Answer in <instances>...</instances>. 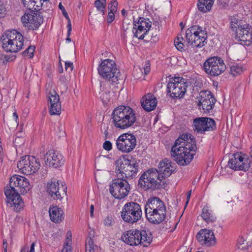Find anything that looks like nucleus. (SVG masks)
Listing matches in <instances>:
<instances>
[{
    "label": "nucleus",
    "mask_w": 252,
    "mask_h": 252,
    "mask_svg": "<svg viewBox=\"0 0 252 252\" xmlns=\"http://www.w3.org/2000/svg\"><path fill=\"white\" fill-rule=\"evenodd\" d=\"M1 40L2 48L6 52H17L23 46V37L16 30L5 32L1 36Z\"/></svg>",
    "instance_id": "39448f33"
},
{
    "label": "nucleus",
    "mask_w": 252,
    "mask_h": 252,
    "mask_svg": "<svg viewBox=\"0 0 252 252\" xmlns=\"http://www.w3.org/2000/svg\"><path fill=\"white\" fill-rule=\"evenodd\" d=\"M195 141L190 134H183L171 148V156L181 165L188 164L195 154Z\"/></svg>",
    "instance_id": "f03ea898"
},
{
    "label": "nucleus",
    "mask_w": 252,
    "mask_h": 252,
    "mask_svg": "<svg viewBox=\"0 0 252 252\" xmlns=\"http://www.w3.org/2000/svg\"><path fill=\"white\" fill-rule=\"evenodd\" d=\"M67 237L66 238V240H65V242L64 243V246L65 247H70V245H71V239L69 238V237H71V234L70 233H69V232H67Z\"/></svg>",
    "instance_id": "09e8293b"
},
{
    "label": "nucleus",
    "mask_w": 252,
    "mask_h": 252,
    "mask_svg": "<svg viewBox=\"0 0 252 252\" xmlns=\"http://www.w3.org/2000/svg\"><path fill=\"white\" fill-rule=\"evenodd\" d=\"M151 27V22L149 19L140 18L138 22H134L132 32L134 36L138 39H143Z\"/></svg>",
    "instance_id": "4be33fe9"
},
{
    "label": "nucleus",
    "mask_w": 252,
    "mask_h": 252,
    "mask_svg": "<svg viewBox=\"0 0 252 252\" xmlns=\"http://www.w3.org/2000/svg\"><path fill=\"white\" fill-rule=\"evenodd\" d=\"M67 187L65 185L59 183L56 179H51L47 184V191L54 200H61L66 194Z\"/></svg>",
    "instance_id": "6ab92c4d"
},
{
    "label": "nucleus",
    "mask_w": 252,
    "mask_h": 252,
    "mask_svg": "<svg viewBox=\"0 0 252 252\" xmlns=\"http://www.w3.org/2000/svg\"><path fill=\"white\" fill-rule=\"evenodd\" d=\"M183 37L182 36H179L178 35L174 41V45L176 46V48L178 50L181 51L184 50V45L183 43Z\"/></svg>",
    "instance_id": "e433bc0d"
},
{
    "label": "nucleus",
    "mask_w": 252,
    "mask_h": 252,
    "mask_svg": "<svg viewBox=\"0 0 252 252\" xmlns=\"http://www.w3.org/2000/svg\"><path fill=\"white\" fill-rule=\"evenodd\" d=\"M22 2L24 6L30 11L32 10H40V6L38 5H35L37 3V1L36 0H22Z\"/></svg>",
    "instance_id": "7c9ffc66"
},
{
    "label": "nucleus",
    "mask_w": 252,
    "mask_h": 252,
    "mask_svg": "<svg viewBox=\"0 0 252 252\" xmlns=\"http://www.w3.org/2000/svg\"><path fill=\"white\" fill-rule=\"evenodd\" d=\"M157 169L152 168L145 172L138 181V185L145 190H155L164 185Z\"/></svg>",
    "instance_id": "0eeeda50"
},
{
    "label": "nucleus",
    "mask_w": 252,
    "mask_h": 252,
    "mask_svg": "<svg viewBox=\"0 0 252 252\" xmlns=\"http://www.w3.org/2000/svg\"><path fill=\"white\" fill-rule=\"evenodd\" d=\"M40 162L34 157L25 156L18 162L17 167L24 174L32 175L38 171L40 167Z\"/></svg>",
    "instance_id": "ddd939ff"
},
{
    "label": "nucleus",
    "mask_w": 252,
    "mask_h": 252,
    "mask_svg": "<svg viewBox=\"0 0 252 252\" xmlns=\"http://www.w3.org/2000/svg\"><path fill=\"white\" fill-rule=\"evenodd\" d=\"M67 29H68V30H67V38L66 39V40L68 42H70L71 39L69 37V36L70 35V34H71V29H70L69 32H69V28H67Z\"/></svg>",
    "instance_id": "6e6d98bb"
},
{
    "label": "nucleus",
    "mask_w": 252,
    "mask_h": 252,
    "mask_svg": "<svg viewBox=\"0 0 252 252\" xmlns=\"http://www.w3.org/2000/svg\"><path fill=\"white\" fill-rule=\"evenodd\" d=\"M100 97L104 103H107L110 99V92L107 91H102L100 93Z\"/></svg>",
    "instance_id": "a19ab883"
},
{
    "label": "nucleus",
    "mask_w": 252,
    "mask_h": 252,
    "mask_svg": "<svg viewBox=\"0 0 252 252\" xmlns=\"http://www.w3.org/2000/svg\"><path fill=\"white\" fill-rule=\"evenodd\" d=\"M142 214L139 204L131 201L124 206L121 212V217L125 221L133 224L141 219Z\"/></svg>",
    "instance_id": "f8f14e48"
},
{
    "label": "nucleus",
    "mask_w": 252,
    "mask_h": 252,
    "mask_svg": "<svg viewBox=\"0 0 252 252\" xmlns=\"http://www.w3.org/2000/svg\"><path fill=\"white\" fill-rule=\"evenodd\" d=\"M62 112L61 102L50 105L49 107V113L51 115H60Z\"/></svg>",
    "instance_id": "473e14b6"
},
{
    "label": "nucleus",
    "mask_w": 252,
    "mask_h": 252,
    "mask_svg": "<svg viewBox=\"0 0 252 252\" xmlns=\"http://www.w3.org/2000/svg\"><path fill=\"white\" fill-rule=\"evenodd\" d=\"M196 238L202 246L210 247L216 243V239L214 234L212 230L207 229L200 230L196 235Z\"/></svg>",
    "instance_id": "b1692460"
},
{
    "label": "nucleus",
    "mask_w": 252,
    "mask_h": 252,
    "mask_svg": "<svg viewBox=\"0 0 252 252\" xmlns=\"http://www.w3.org/2000/svg\"><path fill=\"white\" fill-rule=\"evenodd\" d=\"M143 73L142 70L140 68H136L133 70V75L135 78H140V76L138 75V74H139L140 75H142Z\"/></svg>",
    "instance_id": "a18cd8bd"
},
{
    "label": "nucleus",
    "mask_w": 252,
    "mask_h": 252,
    "mask_svg": "<svg viewBox=\"0 0 252 252\" xmlns=\"http://www.w3.org/2000/svg\"><path fill=\"white\" fill-rule=\"evenodd\" d=\"M126 13V11L125 10V9H123L122 10V14L125 16V14Z\"/></svg>",
    "instance_id": "0e129e2a"
},
{
    "label": "nucleus",
    "mask_w": 252,
    "mask_h": 252,
    "mask_svg": "<svg viewBox=\"0 0 252 252\" xmlns=\"http://www.w3.org/2000/svg\"><path fill=\"white\" fill-rule=\"evenodd\" d=\"M4 252H7V246H6L4 248Z\"/></svg>",
    "instance_id": "338daca9"
},
{
    "label": "nucleus",
    "mask_w": 252,
    "mask_h": 252,
    "mask_svg": "<svg viewBox=\"0 0 252 252\" xmlns=\"http://www.w3.org/2000/svg\"><path fill=\"white\" fill-rule=\"evenodd\" d=\"M39 10H32L21 17V22L29 30H36L42 24L43 15Z\"/></svg>",
    "instance_id": "2eb2a0df"
},
{
    "label": "nucleus",
    "mask_w": 252,
    "mask_h": 252,
    "mask_svg": "<svg viewBox=\"0 0 252 252\" xmlns=\"http://www.w3.org/2000/svg\"><path fill=\"white\" fill-rule=\"evenodd\" d=\"M5 8L2 1L0 0V18L3 17L5 14Z\"/></svg>",
    "instance_id": "de8ad7c7"
},
{
    "label": "nucleus",
    "mask_w": 252,
    "mask_h": 252,
    "mask_svg": "<svg viewBox=\"0 0 252 252\" xmlns=\"http://www.w3.org/2000/svg\"><path fill=\"white\" fill-rule=\"evenodd\" d=\"M201 217L207 223H213L216 220V217L213 214L212 211L208 206H205L202 210Z\"/></svg>",
    "instance_id": "c85d7f7f"
},
{
    "label": "nucleus",
    "mask_w": 252,
    "mask_h": 252,
    "mask_svg": "<svg viewBox=\"0 0 252 252\" xmlns=\"http://www.w3.org/2000/svg\"><path fill=\"white\" fill-rule=\"evenodd\" d=\"M141 103L143 108L148 112L153 110L157 105L156 98L150 93L142 97Z\"/></svg>",
    "instance_id": "bb28decb"
},
{
    "label": "nucleus",
    "mask_w": 252,
    "mask_h": 252,
    "mask_svg": "<svg viewBox=\"0 0 252 252\" xmlns=\"http://www.w3.org/2000/svg\"><path fill=\"white\" fill-rule=\"evenodd\" d=\"M48 97L50 103V105L61 102L60 96L55 91H53L48 93Z\"/></svg>",
    "instance_id": "72a5a7b5"
},
{
    "label": "nucleus",
    "mask_w": 252,
    "mask_h": 252,
    "mask_svg": "<svg viewBox=\"0 0 252 252\" xmlns=\"http://www.w3.org/2000/svg\"><path fill=\"white\" fill-rule=\"evenodd\" d=\"M244 70L242 65L234 64L230 67V73L234 76H237L242 73Z\"/></svg>",
    "instance_id": "f704fd0d"
},
{
    "label": "nucleus",
    "mask_w": 252,
    "mask_h": 252,
    "mask_svg": "<svg viewBox=\"0 0 252 252\" xmlns=\"http://www.w3.org/2000/svg\"><path fill=\"white\" fill-rule=\"evenodd\" d=\"M187 41L192 47L201 48L207 43L206 32L198 26L189 28L186 32Z\"/></svg>",
    "instance_id": "1a4fd4ad"
},
{
    "label": "nucleus",
    "mask_w": 252,
    "mask_h": 252,
    "mask_svg": "<svg viewBox=\"0 0 252 252\" xmlns=\"http://www.w3.org/2000/svg\"><path fill=\"white\" fill-rule=\"evenodd\" d=\"M158 172L162 179V181L165 178L168 177L173 172V167L172 162L167 158L163 159L158 164Z\"/></svg>",
    "instance_id": "a878e982"
},
{
    "label": "nucleus",
    "mask_w": 252,
    "mask_h": 252,
    "mask_svg": "<svg viewBox=\"0 0 252 252\" xmlns=\"http://www.w3.org/2000/svg\"><path fill=\"white\" fill-rule=\"evenodd\" d=\"M35 50V47L33 46H30L23 53V54L24 56L28 57L31 58L33 56V53Z\"/></svg>",
    "instance_id": "ea45409f"
},
{
    "label": "nucleus",
    "mask_w": 252,
    "mask_h": 252,
    "mask_svg": "<svg viewBox=\"0 0 252 252\" xmlns=\"http://www.w3.org/2000/svg\"><path fill=\"white\" fill-rule=\"evenodd\" d=\"M192 128L194 131L201 134L214 131L216 129L215 120L208 117H198L193 121Z\"/></svg>",
    "instance_id": "dca6fc26"
},
{
    "label": "nucleus",
    "mask_w": 252,
    "mask_h": 252,
    "mask_svg": "<svg viewBox=\"0 0 252 252\" xmlns=\"http://www.w3.org/2000/svg\"><path fill=\"white\" fill-rule=\"evenodd\" d=\"M229 167L235 170L246 171L250 167V162L241 153L233 154L228 162Z\"/></svg>",
    "instance_id": "412c9836"
},
{
    "label": "nucleus",
    "mask_w": 252,
    "mask_h": 252,
    "mask_svg": "<svg viewBox=\"0 0 252 252\" xmlns=\"http://www.w3.org/2000/svg\"><path fill=\"white\" fill-rule=\"evenodd\" d=\"M44 159L46 165L54 168L62 166L64 161L62 154L54 150H49L46 153Z\"/></svg>",
    "instance_id": "5701e85b"
},
{
    "label": "nucleus",
    "mask_w": 252,
    "mask_h": 252,
    "mask_svg": "<svg viewBox=\"0 0 252 252\" xmlns=\"http://www.w3.org/2000/svg\"><path fill=\"white\" fill-rule=\"evenodd\" d=\"M104 134L105 135V139L107 138V135L108 134V132L107 130H105L104 132Z\"/></svg>",
    "instance_id": "680f3d73"
},
{
    "label": "nucleus",
    "mask_w": 252,
    "mask_h": 252,
    "mask_svg": "<svg viewBox=\"0 0 252 252\" xmlns=\"http://www.w3.org/2000/svg\"><path fill=\"white\" fill-rule=\"evenodd\" d=\"M237 247L240 250H246L248 246L244 239L242 237H239L238 239Z\"/></svg>",
    "instance_id": "58836bf2"
},
{
    "label": "nucleus",
    "mask_w": 252,
    "mask_h": 252,
    "mask_svg": "<svg viewBox=\"0 0 252 252\" xmlns=\"http://www.w3.org/2000/svg\"><path fill=\"white\" fill-rule=\"evenodd\" d=\"M236 37L243 41L244 45H250L252 43V28L248 25L239 27L236 30Z\"/></svg>",
    "instance_id": "393cba45"
},
{
    "label": "nucleus",
    "mask_w": 252,
    "mask_h": 252,
    "mask_svg": "<svg viewBox=\"0 0 252 252\" xmlns=\"http://www.w3.org/2000/svg\"><path fill=\"white\" fill-rule=\"evenodd\" d=\"M130 186L126 179L122 175L117 176V178L112 180L109 185L110 193L115 198L121 199L126 196L130 190Z\"/></svg>",
    "instance_id": "9b49d317"
},
{
    "label": "nucleus",
    "mask_w": 252,
    "mask_h": 252,
    "mask_svg": "<svg viewBox=\"0 0 252 252\" xmlns=\"http://www.w3.org/2000/svg\"><path fill=\"white\" fill-rule=\"evenodd\" d=\"M97 250V246L94 244L91 237H88L86 240V252H95Z\"/></svg>",
    "instance_id": "2f4dec72"
},
{
    "label": "nucleus",
    "mask_w": 252,
    "mask_h": 252,
    "mask_svg": "<svg viewBox=\"0 0 252 252\" xmlns=\"http://www.w3.org/2000/svg\"><path fill=\"white\" fill-rule=\"evenodd\" d=\"M114 223V220L112 217L108 216L104 220V224L107 227H110Z\"/></svg>",
    "instance_id": "37998d69"
},
{
    "label": "nucleus",
    "mask_w": 252,
    "mask_h": 252,
    "mask_svg": "<svg viewBox=\"0 0 252 252\" xmlns=\"http://www.w3.org/2000/svg\"><path fill=\"white\" fill-rule=\"evenodd\" d=\"M94 206L93 205H91L90 207V215L91 217H93L94 216Z\"/></svg>",
    "instance_id": "4d7b16f0"
},
{
    "label": "nucleus",
    "mask_w": 252,
    "mask_h": 252,
    "mask_svg": "<svg viewBox=\"0 0 252 252\" xmlns=\"http://www.w3.org/2000/svg\"><path fill=\"white\" fill-rule=\"evenodd\" d=\"M204 70L211 76L220 75L226 69L223 61L220 58L214 57L207 60L204 63Z\"/></svg>",
    "instance_id": "4468645a"
},
{
    "label": "nucleus",
    "mask_w": 252,
    "mask_h": 252,
    "mask_svg": "<svg viewBox=\"0 0 252 252\" xmlns=\"http://www.w3.org/2000/svg\"><path fill=\"white\" fill-rule=\"evenodd\" d=\"M122 240L127 244L134 246L140 244L143 247L148 246L152 241V235L145 230L132 229L123 233Z\"/></svg>",
    "instance_id": "423d86ee"
},
{
    "label": "nucleus",
    "mask_w": 252,
    "mask_h": 252,
    "mask_svg": "<svg viewBox=\"0 0 252 252\" xmlns=\"http://www.w3.org/2000/svg\"><path fill=\"white\" fill-rule=\"evenodd\" d=\"M94 4L97 9L100 11L102 14H104V10L106 6V0H96Z\"/></svg>",
    "instance_id": "c9c22d12"
},
{
    "label": "nucleus",
    "mask_w": 252,
    "mask_h": 252,
    "mask_svg": "<svg viewBox=\"0 0 252 252\" xmlns=\"http://www.w3.org/2000/svg\"><path fill=\"white\" fill-rule=\"evenodd\" d=\"M153 25L155 27V28L156 30H158V31H159L160 24H159V22L158 20L154 21L153 22Z\"/></svg>",
    "instance_id": "603ef678"
},
{
    "label": "nucleus",
    "mask_w": 252,
    "mask_h": 252,
    "mask_svg": "<svg viewBox=\"0 0 252 252\" xmlns=\"http://www.w3.org/2000/svg\"><path fill=\"white\" fill-rule=\"evenodd\" d=\"M30 189L29 180L25 177L14 175L9 181V187L5 188V195L8 205L16 212L24 206V202L19 193L24 194Z\"/></svg>",
    "instance_id": "f257e3e1"
},
{
    "label": "nucleus",
    "mask_w": 252,
    "mask_h": 252,
    "mask_svg": "<svg viewBox=\"0 0 252 252\" xmlns=\"http://www.w3.org/2000/svg\"><path fill=\"white\" fill-rule=\"evenodd\" d=\"M103 148L107 151H110L112 149V144L109 141H106L103 144Z\"/></svg>",
    "instance_id": "c03bdc74"
},
{
    "label": "nucleus",
    "mask_w": 252,
    "mask_h": 252,
    "mask_svg": "<svg viewBox=\"0 0 252 252\" xmlns=\"http://www.w3.org/2000/svg\"><path fill=\"white\" fill-rule=\"evenodd\" d=\"M114 126L124 129L133 125L136 121L135 111L129 106L121 105L116 108L112 113Z\"/></svg>",
    "instance_id": "20e7f679"
},
{
    "label": "nucleus",
    "mask_w": 252,
    "mask_h": 252,
    "mask_svg": "<svg viewBox=\"0 0 252 252\" xmlns=\"http://www.w3.org/2000/svg\"><path fill=\"white\" fill-rule=\"evenodd\" d=\"M136 145L135 136L131 133H126L119 136L116 141L117 149L123 153L131 152Z\"/></svg>",
    "instance_id": "a211bd4d"
},
{
    "label": "nucleus",
    "mask_w": 252,
    "mask_h": 252,
    "mask_svg": "<svg viewBox=\"0 0 252 252\" xmlns=\"http://www.w3.org/2000/svg\"><path fill=\"white\" fill-rule=\"evenodd\" d=\"M214 0H198L197 6L199 11L206 12L211 10Z\"/></svg>",
    "instance_id": "c756f323"
},
{
    "label": "nucleus",
    "mask_w": 252,
    "mask_h": 252,
    "mask_svg": "<svg viewBox=\"0 0 252 252\" xmlns=\"http://www.w3.org/2000/svg\"><path fill=\"white\" fill-rule=\"evenodd\" d=\"M191 191L190 190L188 192V195H187V202H186V204H188V203L189 202V198H190V195H191Z\"/></svg>",
    "instance_id": "bf43d9fd"
},
{
    "label": "nucleus",
    "mask_w": 252,
    "mask_h": 252,
    "mask_svg": "<svg viewBox=\"0 0 252 252\" xmlns=\"http://www.w3.org/2000/svg\"><path fill=\"white\" fill-rule=\"evenodd\" d=\"M62 252H71V247L64 246Z\"/></svg>",
    "instance_id": "5fc2aeb1"
},
{
    "label": "nucleus",
    "mask_w": 252,
    "mask_h": 252,
    "mask_svg": "<svg viewBox=\"0 0 252 252\" xmlns=\"http://www.w3.org/2000/svg\"><path fill=\"white\" fill-rule=\"evenodd\" d=\"M35 5H40V0H37V3H36L35 4Z\"/></svg>",
    "instance_id": "69168bd1"
},
{
    "label": "nucleus",
    "mask_w": 252,
    "mask_h": 252,
    "mask_svg": "<svg viewBox=\"0 0 252 252\" xmlns=\"http://www.w3.org/2000/svg\"><path fill=\"white\" fill-rule=\"evenodd\" d=\"M165 205L158 197L149 198L145 205V212L149 222L159 224L163 221L166 216Z\"/></svg>",
    "instance_id": "7ed1b4c3"
},
{
    "label": "nucleus",
    "mask_w": 252,
    "mask_h": 252,
    "mask_svg": "<svg viewBox=\"0 0 252 252\" xmlns=\"http://www.w3.org/2000/svg\"><path fill=\"white\" fill-rule=\"evenodd\" d=\"M138 164L134 160L124 159L116 169L117 176L122 175L126 180L135 175L138 171Z\"/></svg>",
    "instance_id": "f3484780"
},
{
    "label": "nucleus",
    "mask_w": 252,
    "mask_h": 252,
    "mask_svg": "<svg viewBox=\"0 0 252 252\" xmlns=\"http://www.w3.org/2000/svg\"><path fill=\"white\" fill-rule=\"evenodd\" d=\"M180 25L181 26H183V22H181L180 24Z\"/></svg>",
    "instance_id": "774afa93"
},
{
    "label": "nucleus",
    "mask_w": 252,
    "mask_h": 252,
    "mask_svg": "<svg viewBox=\"0 0 252 252\" xmlns=\"http://www.w3.org/2000/svg\"><path fill=\"white\" fill-rule=\"evenodd\" d=\"M115 12L109 11L108 17H107V21L108 23H110L112 22L115 19Z\"/></svg>",
    "instance_id": "49530a36"
},
{
    "label": "nucleus",
    "mask_w": 252,
    "mask_h": 252,
    "mask_svg": "<svg viewBox=\"0 0 252 252\" xmlns=\"http://www.w3.org/2000/svg\"><path fill=\"white\" fill-rule=\"evenodd\" d=\"M13 116L15 121H17V120L18 119V115L17 114V113L16 112H14L13 113Z\"/></svg>",
    "instance_id": "052dcab7"
},
{
    "label": "nucleus",
    "mask_w": 252,
    "mask_h": 252,
    "mask_svg": "<svg viewBox=\"0 0 252 252\" xmlns=\"http://www.w3.org/2000/svg\"><path fill=\"white\" fill-rule=\"evenodd\" d=\"M59 8L62 10V13H63V15L65 17V18L67 20V28H69V32L70 31V29H71V21H70V20L69 18V16L68 15V14H67V12H66V11L65 10L64 7H63V6L62 4L61 3H59Z\"/></svg>",
    "instance_id": "4c0bfd02"
},
{
    "label": "nucleus",
    "mask_w": 252,
    "mask_h": 252,
    "mask_svg": "<svg viewBox=\"0 0 252 252\" xmlns=\"http://www.w3.org/2000/svg\"><path fill=\"white\" fill-rule=\"evenodd\" d=\"M3 149L2 147L0 144V162H2L3 161Z\"/></svg>",
    "instance_id": "864d4df0"
},
{
    "label": "nucleus",
    "mask_w": 252,
    "mask_h": 252,
    "mask_svg": "<svg viewBox=\"0 0 252 252\" xmlns=\"http://www.w3.org/2000/svg\"><path fill=\"white\" fill-rule=\"evenodd\" d=\"M150 63L148 61L146 63L145 67L144 68V70L145 74H148L150 72Z\"/></svg>",
    "instance_id": "3c124183"
},
{
    "label": "nucleus",
    "mask_w": 252,
    "mask_h": 252,
    "mask_svg": "<svg viewBox=\"0 0 252 252\" xmlns=\"http://www.w3.org/2000/svg\"><path fill=\"white\" fill-rule=\"evenodd\" d=\"M99 74L103 79L107 80L112 84H117L120 79V71L114 61L105 59L101 61L98 67Z\"/></svg>",
    "instance_id": "6e6552de"
},
{
    "label": "nucleus",
    "mask_w": 252,
    "mask_h": 252,
    "mask_svg": "<svg viewBox=\"0 0 252 252\" xmlns=\"http://www.w3.org/2000/svg\"><path fill=\"white\" fill-rule=\"evenodd\" d=\"M198 105L204 113H209L213 109L216 99L208 91H201L197 96Z\"/></svg>",
    "instance_id": "aec40b11"
},
{
    "label": "nucleus",
    "mask_w": 252,
    "mask_h": 252,
    "mask_svg": "<svg viewBox=\"0 0 252 252\" xmlns=\"http://www.w3.org/2000/svg\"><path fill=\"white\" fill-rule=\"evenodd\" d=\"M189 85L190 82L186 79L180 77H172L167 84V92L174 99L181 98L185 95Z\"/></svg>",
    "instance_id": "9d476101"
},
{
    "label": "nucleus",
    "mask_w": 252,
    "mask_h": 252,
    "mask_svg": "<svg viewBox=\"0 0 252 252\" xmlns=\"http://www.w3.org/2000/svg\"><path fill=\"white\" fill-rule=\"evenodd\" d=\"M49 213L51 220L55 223H60L63 219V210L57 206L50 207Z\"/></svg>",
    "instance_id": "cd10ccee"
},
{
    "label": "nucleus",
    "mask_w": 252,
    "mask_h": 252,
    "mask_svg": "<svg viewBox=\"0 0 252 252\" xmlns=\"http://www.w3.org/2000/svg\"><path fill=\"white\" fill-rule=\"evenodd\" d=\"M65 69H69V71H72L73 68V63L70 62H65Z\"/></svg>",
    "instance_id": "8fccbe9b"
},
{
    "label": "nucleus",
    "mask_w": 252,
    "mask_h": 252,
    "mask_svg": "<svg viewBox=\"0 0 252 252\" xmlns=\"http://www.w3.org/2000/svg\"><path fill=\"white\" fill-rule=\"evenodd\" d=\"M118 2L116 0H111L110 3L108 4V9L109 11L116 12L117 9Z\"/></svg>",
    "instance_id": "79ce46f5"
},
{
    "label": "nucleus",
    "mask_w": 252,
    "mask_h": 252,
    "mask_svg": "<svg viewBox=\"0 0 252 252\" xmlns=\"http://www.w3.org/2000/svg\"><path fill=\"white\" fill-rule=\"evenodd\" d=\"M250 155L251 158H252V146L251 148V151L250 152Z\"/></svg>",
    "instance_id": "e2e57ef3"
},
{
    "label": "nucleus",
    "mask_w": 252,
    "mask_h": 252,
    "mask_svg": "<svg viewBox=\"0 0 252 252\" xmlns=\"http://www.w3.org/2000/svg\"><path fill=\"white\" fill-rule=\"evenodd\" d=\"M35 246V243L33 242L31 246L30 252H34Z\"/></svg>",
    "instance_id": "13d9d810"
}]
</instances>
